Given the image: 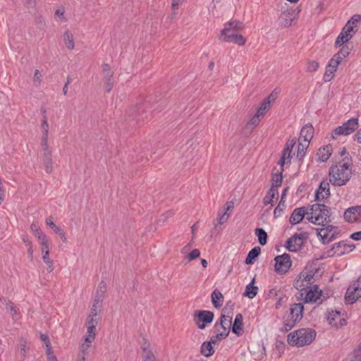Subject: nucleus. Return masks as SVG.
<instances>
[{"instance_id": "1", "label": "nucleus", "mask_w": 361, "mask_h": 361, "mask_svg": "<svg viewBox=\"0 0 361 361\" xmlns=\"http://www.w3.org/2000/svg\"><path fill=\"white\" fill-rule=\"evenodd\" d=\"M351 159L345 157L336 165L329 169V180L335 186H342L348 182L351 178L352 171L350 166Z\"/></svg>"}, {"instance_id": "2", "label": "nucleus", "mask_w": 361, "mask_h": 361, "mask_svg": "<svg viewBox=\"0 0 361 361\" xmlns=\"http://www.w3.org/2000/svg\"><path fill=\"white\" fill-rule=\"evenodd\" d=\"M316 334L317 333L313 329H300L288 335L287 342L292 346L302 347L308 345L314 341Z\"/></svg>"}, {"instance_id": "3", "label": "nucleus", "mask_w": 361, "mask_h": 361, "mask_svg": "<svg viewBox=\"0 0 361 361\" xmlns=\"http://www.w3.org/2000/svg\"><path fill=\"white\" fill-rule=\"evenodd\" d=\"M307 219L316 225H324V223L331 221L330 209L324 204L316 203L308 209Z\"/></svg>"}, {"instance_id": "4", "label": "nucleus", "mask_w": 361, "mask_h": 361, "mask_svg": "<svg viewBox=\"0 0 361 361\" xmlns=\"http://www.w3.org/2000/svg\"><path fill=\"white\" fill-rule=\"evenodd\" d=\"M231 322L232 318L231 317L221 314L219 322H216L214 326L216 338H226L229 334Z\"/></svg>"}, {"instance_id": "5", "label": "nucleus", "mask_w": 361, "mask_h": 361, "mask_svg": "<svg viewBox=\"0 0 361 361\" xmlns=\"http://www.w3.org/2000/svg\"><path fill=\"white\" fill-rule=\"evenodd\" d=\"M358 128V118H352L345 122L342 126L336 127L332 132L334 139L339 135H348L353 133Z\"/></svg>"}, {"instance_id": "6", "label": "nucleus", "mask_w": 361, "mask_h": 361, "mask_svg": "<svg viewBox=\"0 0 361 361\" xmlns=\"http://www.w3.org/2000/svg\"><path fill=\"white\" fill-rule=\"evenodd\" d=\"M361 297V275L357 280L352 283L348 288L345 300L348 304H353Z\"/></svg>"}, {"instance_id": "7", "label": "nucleus", "mask_w": 361, "mask_h": 361, "mask_svg": "<svg viewBox=\"0 0 361 361\" xmlns=\"http://www.w3.org/2000/svg\"><path fill=\"white\" fill-rule=\"evenodd\" d=\"M222 40L226 42H232L238 45H243L245 43V39L242 35L238 34L233 28L227 27L224 25L221 32Z\"/></svg>"}, {"instance_id": "8", "label": "nucleus", "mask_w": 361, "mask_h": 361, "mask_svg": "<svg viewBox=\"0 0 361 361\" xmlns=\"http://www.w3.org/2000/svg\"><path fill=\"white\" fill-rule=\"evenodd\" d=\"M214 314L208 310H197L194 313V319L200 329H204L207 324L212 322Z\"/></svg>"}, {"instance_id": "9", "label": "nucleus", "mask_w": 361, "mask_h": 361, "mask_svg": "<svg viewBox=\"0 0 361 361\" xmlns=\"http://www.w3.org/2000/svg\"><path fill=\"white\" fill-rule=\"evenodd\" d=\"M307 238V235L306 233H295L287 240L286 247L290 252H295L302 248L304 241Z\"/></svg>"}, {"instance_id": "10", "label": "nucleus", "mask_w": 361, "mask_h": 361, "mask_svg": "<svg viewBox=\"0 0 361 361\" xmlns=\"http://www.w3.org/2000/svg\"><path fill=\"white\" fill-rule=\"evenodd\" d=\"M274 260L275 271L280 274L286 273L292 264L290 255L287 253L276 256Z\"/></svg>"}, {"instance_id": "11", "label": "nucleus", "mask_w": 361, "mask_h": 361, "mask_svg": "<svg viewBox=\"0 0 361 361\" xmlns=\"http://www.w3.org/2000/svg\"><path fill=\"white\" fill-rule=\"evenodd\" d=\"M152 107L153 106L151 104V98L145 100L142 103H139L135 107V112L136 114L135 118L137 119V121H144L145 119H148V111H147V109L151 110Z\"/></svg>"}, {"instance_id": "12", "label": "nucleus", "mask_w": 361, "mask_h": 361, "mask_svg": "<svg viewBox=\"0 0 361 361\" xmlns=\"http://www.w3.org/2000/svg\"><path fill=\"white\" fill-rule=\"evenodd\" d=\"M355 248V246L354 244L347 240H341L334 244L332 250H334V253H337L338 256H341L352 252Z\"/></svg>"}, {"instance_id": "13", "label": "nucleus", "mask_w": 361, "mask_h": 361, "mask_svg": "<svg viewBox=\"0 0 361 361\" xmlns=\"http://www.w3.org/2000/svg\"><path fill=\"white\" fill-rule=\"evenodd\" d=\"M113 75L114 73L111 71L110 66L107 63L104 64L102 68V75L105 82V88L108 92L112 90L114 86Z\"/></svg>"}, {"instance_id": "14", "label": "nucleus", "mask_w": 361, "mask_h": 361, "mask_svg": "<svg viewBox=\"0 0 361 361\" xmlns=\"http://www.w3.org/2000/svg\"><path fill=\"white\" fill-rule=\"evenodd\" d=\"M343 216L348 222L359 221L361 219V205L349 207L344 212Z\"/></svg>"}, {"instance_id": "15", "label": "nucleus", "mask_w": 361, "mask_h": 361, "mask_svg": "<svg viewBox=\"0 0 361 361\" xmlns=\"http://www.w3.org/2000/svg\"><path fill=\"white\" fill-rule=\"evenodd\" d=\"M305 297L304 299V302L306 303L308 302H317L318 299L322 295V290H319L317 285H312L308 287V289L305 293Z\"/></svg>"}, {"instance_id": "16", "label": "nucleus", "mask_w": 361, "mask_h": 361, "mask_svg": "<svg viewBox=\"0 0 361 361\" xmlns=\"http://www.w3.org/2000/svg\"><path fill=\"white\" fill-rule=\"evenodd\" d=\"M290 313L288 318L295 321L300 322L303 317L304 305L302 303H295L290 307Z\"/></svg>"}, {"instance_id": "17", "label": "nucleus", "mask_w": 361, "mask_h": 361, "mask_svg": "<svg viewBox=\"0 0 361 361\" xmlns=\"http://www.w3.org/2000/svg\"><path fill=\"white\" fill-rule=\"evenodd\" d=\"M307 212H309L308 209L307 210L304 207L295 208L290 216V224L291 225H295L299 224L302 221V219L305 217V215H307Z\"/></svg>"}, {"instance_id": "18", "label": "nucleus", "mask_w": 361, "mask_h": 361, "mask_svg": "<svg viewBox=\"0 0 361 361\" xmlns=\"http://www.w3.org/2000/svg\"><path fill=\"white\" fill-rule=\"evenodd\" d=\"M333 228V226H328L325 228H317V235L321 237L322 243H329L335 238L334 233L330 237L329 236V233L332 231Z\"/></svg>"}, {"instance_id": "19", "label": "nucleus", "mask_w": 361, "mask_h": 361, "mask_svg": "<svg viewBox=\"0 0 361 361\" xmlns=\"http://www.w3.org/2000/svg\"><path fill=\"white\" fill-rule=\"evenodd\" d=\"M330 195L329 183L327 181H322L320 183L319 189L315 193L317 201H322L325 197H328Z\"/></svg>"}, {"instance_id": "20", "label": "nucleus", "mask_w": 361, "mask_h": 361, "mask_svg": "<svg viewBox=\"0 0 361 361\" xmlns=\"http://www.w3.org/2000/svg\"><path fill=\"white\" fill-rule=\"evenodd\" d=\"M314 128L311 124H307L300 130L299 142L303 139L304 142L310 144V140L313 137Z\"/></svg>"}, {"instance_id": "21", "label": "nucleus", "mask_w": 361, "mask_h": 361, "mask_svg": "<svg viewBox=\"0 0 361 361\" xmlns=\"http://www.w3.org/2000/svg\"><path fill=\"white\" fill-rule=\"evenodd\" d=\"M279 191L277 188H271L267 192V195L263 200L264 205L271 204L273 206L274 203L278 200Z\"/></svg>"}, {"instance_id": "22", "label": "nucleus", "mask_w": 361, "mask_h": 361, "mask_svg": "<svg viewBox=\"0 0 361 361\" xmlns=\"http://www.w3.org/2000/svg\"><path fill=\"white\" fill-rule=\"evenodd\" d=\"M243 315L241 314H237L235 315L234 322L232 326V332L237 336L242 335L243 332Z\"/></svg>"}, {"instance_id": "23", "label": "nucleus", "mask_w": 361, "mask_h": 361, "mask_svg": "<svg viewBox=\"0 0 361 361\" xmlns=\"http://www.w3.org/2000/svg\"><path fill=\"white\" fill-rule=\"evenodd\" d=\"M3 304L6 305V309L10 310L13 320H18L20 318V310L16 306H14L11 301H8L5 298L0 300Z\"/></svg>"}, {"instance_id": "24", "label": "nucleus", "mask_w": 361, "mask_h": 361, "mask_svg": "<svg viewBox=\"0 0 361 361\" xmlns=\"http://www.w3.org/2000/svg\"><path fill=\"white\" fill-rule=\"evenodd\" d=\"M212 302L214 307L219 308L224 302V296L223 294L221 293L220 290L215 289L212 293Z\"/></svg>"}, {"instance_id": "25", "label": "nucleus", "mask_w": 361, "mask_h": 361, "mask_svg": "<svg viewBox=\"0 0 361 361\" xmlns=\"http://www.w3.org/2000/svg\"><path fill=\"white\" fill-rule=\"evenodd\" d=\"M255 279L246 286L243 295L250 299L254 298L257 294L258 287L253 285Z\"/></svg>"}, {"instance_id": "26", "label": "nucleus", "mask_w": 361, "mask_h": 361, "mask_svg": "<svg viewBox=\"0 0 361 361\" xmlns=\"http://www.w3.org/2000/svg\"><path fill=\"white\" fill-rule=\"evenodd\" d=\"M43 161L45 166V170L47 173H51L52 171V160H51V153L50 150L43 151Z\"/></svg>"}, {"instance_id": "27", "label": "nucleus", "mask_w": 361, "mask_h": 361, "mask_svg": "<svg viewBox=\"0 0 361 361\" xmlns=\"http://www.w3.org/2000/svg\"><path fill=\"white\" fill-rule=\"evenodd\" d=\"M260 252L261 248L259 247H253L247 254V256L245 259V264H252L255 261L256 258L260 254Z\"/></svg>"}, {"instance_id": "28", "label": "nucleus", "mask_w": 361, "mask_h": 361, "mask_svg": "<svg viewBox=\"0 0 361 361\" xmlns=\"http://www.w3.org/2000/svg\"><path fill=\"white\" fill-rule=\"evenodd\" d=\"M331 147L326 145L323 148L319 149L317 155L321 161L324 162L327 161L331 154Z\"/></svg>"}, {"instance_id": "29", "label": "nucleus", "mask_w": 361, "mask_h": 361, "mask_svg": "<svg viewBox=\"0 0 361 361\" xmlns=\"http://www.w3.org/2000/svg\"><path fill=\"white\" fill-rule=\"evenodd\" d=\"M255 233L257 236L259 243L262 245H266L268 237L267 232L262 228H257Z\"/></svg>"}, {"instance_id": "30", "label": "nucleus", "mask_w": 361, "mask_h": 361, "mask_svg": "<svg viewBox=\"0 0 361 361\" xmlns=\"http://www.w3.org/2000/svg\"><path fill=\"white\" fill-rule=\"evenodd\" d=\"M214 353L212 342H204L201 345V353L205 357H209Z\"/></svg>"}, {"instance_id": "31", "label": "nucleus", "mask_w": 361, "mask_h": 361, "mask_svg": "<svg viewBox=\"0 0 361 361\" xmlns=\"http://www.w3.org/2000/svg\"><path fill=\"white\" fill-rule=\"evenodd\" d=\"M103 299L99 297L94 296V302L92 307L91 308V313L89 315L90 317H97V310L101 307Z\"/></svg>"}, {"instance_id": "32", "label": "nucleus", "mask_w": 361, "mask_h": 361, "mask_svg": "<svg viewBox=\"0 0 361 361\" xmlns=\"http://www.w3.org/2000/svg\"><path fill=\"white\" fill-rule=\"evenodd\" d=\"M87 334L85 335V341L86 343H92L96 336V327L93 325L87 326Z\"/></svg>"}, {"instance_id": "33", "label": "nucleus", "mask_w": 361, "mask_h": 361, "mask_svg": "<svg viewBox=\"0 0 361 361\" xmlns=\"http://www.w3.org/2000/svg\"><path fill=\"white\" fill-rule=\"evenodd\" d=\"M309 147V143L307 142H299L298 146V153H297V158L299 160H302L304 156L305 155L307 147Z\"/></svg>"}, {"instance_id": "34", "label": "nucleus", "mask_w": 361, "mask_h": 361, "mask_svg": "<svg viewBox=\"0 0 361 361\" xmlns=\"http://www.w3.org/2000/svg\"><path fill=\"white\" fill-rule=\"evenodd\" d=\"M270 107L271 106H269V101L263 100L256 114L263 118Z\"/></svg>"}, {"instance_id": "35", "label": "nucleus", "mask_w": 361, "mask_h": 361, "mask_svg": "<svg viewBox=\"0 0 361 361\" xmlns=\"http://www.w3.org/2000/svg\"><path fill=\"white\" fill-rule=\"evenodd\" d=\"M30 228L34 233L35 235L41 241L47 238L46 235L42 230L34 223L30 225Z\"/></svg>"}, {"instance_id": "36", "label": "nucleus", "mask_w": 361, "mask_h": 361, "mask_svg": "<svg viewBox=\"0 0 361 361\" xmlns=\"http://www.w3.org/2000/svg\"><path fill=\"white\" fill-rule=\"evenodd\" d=\"M283 180L282 173L281 172L279 173H274L272 176L271 181L272 185L271 188H277L281 186Z\"/></svg>"}, {"instance_id": "37", "label": "nucleus", "mask_w": 361, "mask_h": 361, "mask_svg": "<svg viewBox=\"0 0 361 361\" xmlns=\"http://www.w3.org/2000/svg\"><path fill=\"white\" fill-rule=\"evenodd\" d=\"M294 286L296 289L305 291V293L308 289V287H310V285H306V282L302 279V276L300 275L299 279L295 282Z\"/></svg>"}, {"instance_id": "38", "label": "nucleus", "mask_w": 361, "mask_h": 361, "mask_svg": "<svg viewBox=\"0 0 361 361\" xmlns=\"http://www.w3.org/2000/svg\"><path fill=\"white\" fill-rule=\"evenodd\" d=\"M63 40L68 49H73L74 48V42L73 35L68 32H66L63 35Z\"/></svg>"}, {"instance_id": "39", "label": "nucleus", "mask_w": 361, "mask_h": 361, "mask_svg": "<svg viewBox=\"0 0 361 361\" xmlns=\"http://www.w3.org/2000/svg\"><path fill=\"white\" fill-rule=\"evenodd\" d=\"M286 200L280 201L276 207L274 211V218H278L281 216L283 210L285 209L286 205L285 204Z\"/></svg>"}, {"instance_id": "40", "label": "nucleus", "mask_w": 361, "mask_h": 361, "mask_svg": "<svg viewBox=\"0 0 361 361\" xmlns=\"http://www.w3.org/2000/svg\"><path fill=\"white\" fill-rule=\"evenodd\" d=\"M296 322L287 317L283 322V325L281 330L284 332L290 331L296 324Z\"/></svg>"}, {"instance_id": "41", "label": "nucleus", "mask_w": 361, "mask_h": 361, "mask_svg": "<svg viewBox=\"0 0 361 361\" xmlns=\"http://www.w3.org/2000/svg\"><path fill=\"white\" fill-rule=\"evenodd\" d=\"M144 352L142 355L143 361H157L154 353L146 347L142 348Z\"/></svg>"}, {"instance_id": "42", "label": "nucleus", "mask_w": 361, "mask_h": 361, "mask_svg": "<svg viewBox=\"0 0 361 361\" xmlns=\"http://www.w3.org/2000/svg\"><path fill=\"white\" fill-rule=\"evenodd\" d=\"M336 71V69H333L329 66H326V71L324 74V80L325 82L331 81L334 78V73Z\"/></svg>"}, {"instance_id": "43", "label": "nucleus", "mask_w": 361, "mask_h": 361, "mask_svg": "<svg viewBox=\"0 0 361 361\" xmlns=\"http://www.w3.org/2000/svg\"><path fill=\"white\" fill-rule=\"evenodd\" d=\"M225 25L227 26V27L233 28L235 30V31L238 32V30H240L243 28V25L241 22L234 20L231 22H227Z\"/></svg>"}, {"instance_id": "44", "label": "nucleus", "mask_w": 361, "mask_h": 361, "mask_svg": "<svg viewBox=\"0 0 361 361\" xmlns=\"http://www.w3.org/2000/svg\"><path fill=\"white\" fill-rule=\"evenodd\" d=\"M349 39H350L349 36H345L343 35V33L341 32L336 39L335 46L336 47L343 46V44L345 42H347Z\"/></svg>"}, {"instance_id": "45", "label": "nucleus", "mask_w": 361, "mask_h": 361, "mask_svg": "<svg viewBox=\"0 0 361 361\" xmlns=\"http://www.w3.org/2000/svg\"><path fill=\"white\" fill-rule=\"evenodd\" d=\"M106 284L104 281H102L97 287L95 296L104 299V294L106 292Z\"/></svg>"}, {"instance_id": "46", "label": "nucleus", "mask_w": 361, "mask_h": 361, "mask_svg": "<svg viewBox=\"0 0 361 361\" xmlns=\"http://www.w3.org/2000/svg\"><path fill=\"white\" fill-rule=\"evenodd\" d=\"M46 224L47 226H49L56 233L57 232H59V231L61 229L60 227L56 226L54 223V218L52 216H49L46 219Z\"/></svg>"}, {"instance_id": "47", "label": "nucleus", "mask_w": 361, "mask_h": 361, "mask_svg": "<svg viewBox=\"0 0 361 361\" xmlns=\"http://www.w3.org/2000/svg\"><path fill=\"white\" fill-rule=\"evenodd\" d=\"M319 64L316 61H310L307 65V72H315L317 71Z\"/></svg>"}, {"instance_id": "48", "label": "nucleus", "mask_w": 361, "mask_h": 361, "mask_svg": "<svg viewBox=\"0 0 361 361\" xmlns=\"http://www.w3.org/2000/svg\"><path fill=\"white\" fill-rule=\"evenodd\" d=\"M361 21V16L358 14L353 15L351 18L348 21L347 24L353 25V27H357V23Z\"/></svg>"}, {"instance_id": "49", "label": "nucleus", "mask_w": 361, "mask_h": 361, "mask_svg": "<svg viewBox=\"0 0 361 361\" xmlns=\"http://www.w3.org/2000/svg\"><path fill=\"white\" fill-rule=\"evenodd\" d=\"M341 32L343 33V35L345 36H349L350 39L353 35V34L352 32L355 33V32L353 31V25H349L347 23L345 25V27L342 29Z\"/></svg>"}, {"instance_id": "50", "label": "nucleus", "mask_w": 361, "mask_h": 361, "mask_svg": "<svg viewBox=\"0 0 361 361\" xmlns=\"http://www.w3.org/2000/svg\"><path fill=\"white\" fill-rule=\"evenodd\" d=\"M341 312L339 311H331L329 312L327 316V320L329 324H331L332 322L335 321L337 318L340 317Z\"/></svg>"}, {"instance_id": "51", "label": "nucleus", "mask_w": 361, "mask_h": 361, "mask_svg": "<svg viewBox=\"0 0 361 361\" xmlns=\"http://www.w3.org/2000/svg\"><path fill=\"white\" fill-rule=\"evenodd\" d=\"M200 255V252L198 249H193L188 255V261H192L198 258Z\"/></svg>"}, {"instance_id": "52", "label": "nucleus", "mask_w": 361, "mask_h": 361, "mask_svg": "<svg viewBox=\"0 0 361 361\" xmlns=\"http://www.w3.org/2000/svg\"><path fill=\"white\" fill-rule=\"evenodd\" d=\"M350 361H361V347L354 350Z\"/></svg>"}, {"instance_id": "53", "label": "nucleus", "mask_w": 361, "mask_h": 361, "mask_svg": "<svg viewBox=\"0 0 361 361\" xmlns=\"http://www.w3.org/2000/svg\"><path fill=\"white\" fill-rule=\"evenodd\" d=\"M262 118V117L255 114V116L250 118L248 124L256 126L259 124Z\"/></svg>"}, {"instance_id": "54", "label": "nucleus", "mask_w": 361, "mask_h": 361, "mask_svg": "<svg viewBox=\"0 0 361 361\" xmlns=\"http://www.w3.org/2000/svg\"><path fill=\"white\" fill-rule=\"evenodd\" d=\"M42 145L43 151L49 150L48 147V134H42Z\"/></svg>"}, {"instance_id": "55", "label": "nucleus", "mask_w": 361, "mask_h": 361, "mask_svg": "<svg viewBox=\"0 0 361 361\" xmlns=\"http://www.w3.org/2000/svg\"><path fill=\"white\" fill-rule=\"evenodd\" d=\"M41 245H42V253H49V243L47 239H44V240H41Z\"/></svg>"}, {"instance_id": "56", "label": "nucleus", "mask_w": 361, "mask_h": 361, "mask_svg": "<svg viewBox=\"0 0 361 361\" xmlns=\"http://www.w3.org/2000/svg\"><path fill=\"white\" fill-rule=\"evenodd\" d=\"M42 128L43 134H48L49 124L47 122V116H44V119H42Z\"/></svg>"}, {"instance_id": "57", "label": "nucleus", "mask_w": 361, "mask_h": 361, "mask_svg": "<svg viewBox=\"0 0 361 361\" xmlns=\"http://www.w3.org/2000/svg\"><path fill=\"white\" fill-rule=\"evenodd\" d=\"M338 53L340 54V55H341L343 58H345L349 55L350 48L347 45L343 46Z\"/></svg>"}, {"instance_id": "58", "label": "nucleus", "mask_w": 361, "mask_h": 361, "mask_svg": "<svg viewBox=\"0 0 361 361\" xmlns=\"http://www.w3.org/2000/svg\"><path fill=\"white\" fill-rule=\"evenodd\" d=\"M290 153L291 151H290V149H288V148H284L282 152L281 157H284V159L288 160V162H290Z\"/></svg>"}, {"instance_id": "59", "label": "nucleus", "mask_w": 361, "mask_h": 361, "mask_svg": "<svg viewBox=\"0 0 361 361\" xmlns=\"http://www.w3.org/2000/svg\"><path fill=\"white\" fill-rule=\"evenodd\" d=\"M300 275L302 276V277H303L302 278V279H303L305 282H306V285L312 286L311 280L313 279L312 275L306 274V276H305L302 273Z\"/></svg>"}, {"instance_id": "60", "label": "nucleus", "mask_w": 361, "mask_h": 361, "mask_svg": "<svg viewBox=\"0 0 361 361\" xmlns=\"http://www.w3.org/2000/svg\"><path fill=\"white\" fill-rule=\"evenodd\" d=\"M338 61H335L334 59H331L328 63V65L327 66L333 68V69H336V71L337 70V68H338Z\"/></svg>"}, {"instance_id": "61", "label": "nucleus", "mask_w": 361, "mask_h": 361, "mask_svg": "<svg viewBox=\"0 0 361 361\" xmlns=\"http://www.w3.org/2000/svg\"><path fill=\"white\" fill-rule=\"evenodd\" d=\"M296 142L294 140H288L286 144V146L284 148H288V149H290V151H292L294 145H295Z\"/></svg>"}, {"instance_id": "62", "label": "nucleus", "mask_w": 361, "mask_h": 361, "mask_svg": "<svg viewBox=\"0 0 361 361\" xmlns=\"http://www.w3.org/2000/svg\"><path fill=\"white\" fill-rule=\"evenodd\" d=\"M40 338L42 339V341H43L44 342L46 347H49V345L51 343L49 341V338L47 335L41 334Z\"/></svg>"}, {"instance_id": "63", "label": "nucleus", "mask_w": 361, "mask_h": 361, "mask_svg": "<svg viewBox=\"0 0 361 361\" xmlns=\"http://www.w3.org/2000/svg\"><path fill=\"white\" fill-rule=\"evenodd\" d=\"M350 238H352L353 240H361V231L355 232V233H353V234H351Z\"/></svg>"}, {"instance_id": "64", "label": "nucleus", "mask_w": 361, "mask_h": 361, "mask_svg": "<svg viewBox=\"0 0 361 361\" xmlns=\"http://www.w3.org/2000/svg\"><path fill=\"white\" fill-rule=\"evenodd\" d=\"M228 215L225 212L219 219V224H222L227 221Z\"/></svg>"}]
</instances>
